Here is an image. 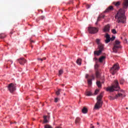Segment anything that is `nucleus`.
Returning <instances> with one entry per match:
<instances>
[{
  "label": "nucleus",
  "instance_id": "21",
  "mask_svg": "<svg viewBox=\"0 0 128 128\" xmlns=\"http://www.w3.org/2000/svg\"><path fill=\"white\" fill-rule=\"evenodd\" d=\"M107 92H112V86H111L110 87H108L106 88Z\"/></svg>",
  "mask_w": 128,
  "mask_h": 128
},
{
  "label": "nucleus",
  "instance_id": "23",
  "mask_svg": "<svg viewBox=\"0 0 128 128\" xmlns=\"http://www.w3.org/2000/svg\"><path fill=\"white\" fill-rule=\"evenodd\" d=\"M86 95L88 96H92V93L90 91H87L86 93Z\"/></svg>",
  "mask_w": 128,
  "mask_h": 128
},
{
  "label": "nucleus",
  "instance_id": "42",
  "mask_svg": "<svg viewBox=\"0 0 128 128\" xmlns=\"http://www.w3.org/2000/svg\"><path fill=\"white\" fill-rule=\"evenodd\" d=\"M109 100H112V96H110L108 97Z\"/></svg>",
  "mask_w": 128,
  "mask_h": 128
},
{
  "label": "nucleus",
  "instance_id": "26",
  "mask_svg": "<svg viewBox=\"0 0 128 128\" xmlns=\"http://www.w3.org/2000/svg\"><path fill=\"white\" fill-rule=\"evenodd\" d=\"M100 72L98 71H96V78H98L100 76Z\"/></svg>",
  "mask_w": 128,
  "mask_h": 128
},
{
  "label": "nucleus",
  "instance_id": "38",
  "mask_svg": "<svg viewBox=\"0 0 128 128\" xmlns=\"http://www.w3.org/2000/svg\"><path fill=\"white\" fill-rule=\"evenodd\" d=\"M99 16L100 17V18H104V15H100Z\"/></svg>",
  "mask_w": 128,
  "mask_h": 128
},
{
  "label": "nucleus",
  "instance_id": "27",
  "mask_svg": "<svg viewBox=\"0 0 128 128\" xmlns=\"http://www.w3.org/2000/svg\"><path fill=\"white\" fill-rule=\"evenodd\" d=\"M61 90L62 89H58V90L56 92V96H60V92Z\"/></svg>",
  "mask_w": 128,
  "mask_h": 128
},
{
  "label": "nucleus",
  "instance_id": "29",
  "mask_svg": "<svg viewBox=\"0 0 128 128\" xmlns=\"http://www.w3.org/2000/svg\"><path fill=\"white\" fill-rule=\"evenodd\" d=\"M44 128H52V126H50V124H46L44 126Z\"/></svg>",
  "mask_w": 128,
  "mask_h": 128
},
{
  "label": "nucleus",
  "instance_id": "41",
  "mask_svg": "<svg viewBox=\"0 0 128 128\" xmlns=\"http://www.w3.org/2000/svg\"><path fill=\"white\" fill-rule=\"evenodd\" d=\"M88 76H89L88 74H86V78H88Z\"/></svg>",
  "mask_w": 128,
  "mask_h": 128
},
{
  "label": "nucleus",
  "instance_id": "7",
  "mask_svg": "<svg viewBox=\"0 0 128 128\" xmlns=\"http://www.w3.org/2000/svg\"><path fill=\"white\" fill-rule=\"evenodd\" d=\"M119 70L120 65L118 64V63L114 64V65L112 66V74H116L118 72Z\"/></svg>",
  "mask_w": 128,
  "mask_h": 128
},
{
  "label": "nucleus",
  "instance_id": "52",
  "mask_svg": "<svg viewBox=\"0 0 128 128\" xmlns=\"http://www.w3.org/2000/svg\"><path fill=\"white\" fill-rule=\"evenodd\" d=\"M112 32V30H111Z\"/></svg>",
  "mask_w": 128,
  "mask_h": 128
},
{
  "label": "nucleus",
  "instance_id": "17",
  "mask_svg": "<svg viewBox=\"0 0 128 128\" xmlns=\"http://www.w3.org/2000/svg\"><path fill=\"white\" fill-rule=\"evenodd\" d=\"M104 60H106V56H102L99 58V62H104Z\"/></svg>",
  "mask_w": 128,
  "mask_h": 128
},
{
  "label": "nucleus",
  "instance_id": "5",
  "mask_svg": "<svg viewBox=\"0 0 128 128\" xmlns=\"http://www.w3.org/2000/svg\"><path fill=\"white\" fill-rule=\"evenodd\" d=\"M7 88L8 90H9L11 94H12V92H14L16 90V86L13 83H10L8 84Z\"/></svg>",
  "mask_w": 128,
  "mask_h": 128
},
{
  "label": "nucleus",
  "instance_id": "13",
  "mask_svg": "<svg viewBox=\"0 0 128 128\" xmlns=\"http://www.w3.org/2000/svg\"><path fill=\"white\" fill-rule=\"evenodd\" d=\"M103 32H110V25L108 24L106 26L103 28Z\"/></svg>",
  "mask_w": 128,
  "mask_h": 128
},
{
  "label": "nucleus",
  "instance_id": "32",
  "mask_svg": "<svg viewBox=\"0 0 128 128\" xmlns=\"http://www.w3.org/2000/svg\"><path fill=\"white\" fill-rule=\"evenodd\" d=\"M64 74V71L62 70H59V76H60L61 74Z\"/></svg>",
  "mask_w": 128,
  "mask_h": 128
},
{
  "label": "nucleus",
  "instance_id": "2",
  "mask_svg": "<svg viewBox=\"0 0 128 128\" xmlns=\"http://www.w3.org/2000/svg\"><path fill=\"white\" fill-rule=\"evenodd\" d=\"M126 12L122 9H120L115 16L116 20H117L118 24H126Z\"/></svg>",
  "mask_w": 128,
  "mask_h": 128
},
{
  "label": "nucleus",
  "instance_id": "44",
  "mask_svg": "<svg viewBox=\"0 0 128 128\" xmlns=\"http://www.w3.org/2000/svg\"><path fill=\"white\" fill-rule=\"evenodd\" d=\"M94 60H98V58H94Z\"/></svg>",
  "mask_w": 128,
  "mask_h": 128
},
{
  "label": "nucleus",
  "instance_id": "14",
  "mask_svg": "<svg viewBox=\"0 0 128 128\" xmlns=\"http://www.w3.org/2000/svg\"><path fill=\"white\" fill-rule=\"evenodd\" d=\"M123 8H124L126 9L128 8V0H124L123 2Z\"/></svg>",
  "mask_w": 128,
  "mask_h": 128
},
{
  "label": "nucleus",
  "instance_id": "40",
  "mask_svg": "<svg viewBox=\"0 0 128 128\" xmlns=\"http://www.w3.org/2000/svg\"><path fill=\"white\" fill-rule=\"evenodd\" d=\"M114 40H116V36H112V40L114 41Z\"/></svg>",
  "mask_w": 128,
  "mask_h": 128
},
{
  "label": "nucleus",
  "instance_id": "50",
  "mask_svg": "<svg viewBox=\"0 0 128 128\" xmlns=\"http://www.w3.org/2000/svg\"><path fill=\"white\" fill-rule=\"evenodd\" d=\"M110 72H112V68H111V69H110Z\"/></svg>",
  "mask_w": 128,
  "mask_h": 128
},
{
  "label": "nucleus",
  "instance_id": "37",
  "mask_svg": "<svg viewBox=\"0 0 128 128\" xmlns=\"http://www.w3.org/2000/svg\"><path fill=\"white\" fill-rule=\"evenodd\" d=\"M58 102V98H55L54 102Z\"/></svg>",
  "mask_w": 128,
  "mask_h": 128
},
{
  "label": "nucleus",
  "instance_id": "22",
  "mask_svg": "<svg viewBox=\"0 0 128 128\" xmlns=\"http://www.w3.org/2000/svg\"><path fill=\"white\" fill-rule=\"evenodd\" d=\"M76 62L77 64H78V66H80V64H82V59L80 58L78 59L76 61Z\"/></svg>",
  "mask_w": 128,
  "mask_h": 128
},
{
  "label": "nucleus",
  "instance_id": "6",
  "mask_svg": "<svg viewBox=\"0 0 128 128\" xmlns=\"http://www.w3.org/2000/svg\"><path fill=\"white\" fill-rule=\"evenodd\" d=\"M88 30L90 34H94L98 32V28L90 26L88 28Z\"/></svg>",
  "mask_w": 128,
  "mask_h": 128
},
{
  "label": "nucleus",
  "instance_id": "1",
  "mask_svg": "<svg viewBox=\"0 0 128 128\" xmlns=\"http://www.w3.org/2000/svg\"><path fill=\"white\" fill-rule=\"evenodd\" d=\"M112 92L114 95L115 94V96L113 97L112 100H116L118 98H124L126 96L124 92L122 89H120V86L118 80H115L114 82Z\"/></svg>",
  "mask_w": 128,
  "mask_h": 128
},
{
  "label": "nucleus",
  "instance_id": "47",
  "mask_svg": "<svg viewBox=\"0 0 128 128\" xmlns=\"http://www.w3.org/2000/svg\"><path fill=\"white\" fill-rule=\"evenodd\" d=\"M62 86H64V84H62Z\"/></svg>",
  "mask_w": 128,
  "mask_h": 128
},
{
  "label": "nucleus",
  "instance_id": "16",
  "mask_svg": "<svg viewBox=\"0 0 128 128\" xmlns=\"http://www.w3.org/2000/svg\"><path fill=\"white\" fill-rule=\"evenodd\" d=\"M80 122V118L79 117H77L75 120L76 124H78Z\"/></svg>",
  "mask_w": 128,
  "mask_h": 128
},
{
  "label": "nucleus",
  "instance_id": "12",
  "mask_svg": "<svg viewBox=\"0 0 128 128\" xmlns=\"http://www.w3.org/2000/svg\"><path fill=\"white\" fill-rule=\"evenodd\" d=\"M90 78H91L88 79V86H92V80H94V75L90 76Z\"/></svg>",
  "mask_w": 128,
  "mask_h": 128
},
{
  "label": "nucleus",
  "instance_id": "20",
  "mask_svg": "<svg viewBox=\"0 0 128 128\" xmlns=\"http://www.w3.org/2000/svg\"><path fill=\"white\" fill-rule=\"evenodd\" d=\"M6 68H8V64H12V60H8L6 63Z\"/></svg>",
  "mask_w": 128,
  "mask_h": 128
},
{
  "label": "nucleus",
  "instance_id": "3",
  "mask_svg": "<svg viewBox=\"0 0 128 128\" xmlns=\"http://www.w3.org/2000/svg\"><path fill=\"white\" fill-rule=\"evenodd\" d=\"M104 96V92H102L97 97V102L94 106L95 110H98V108H100L102 106V96Z\"/></svg>",
  "mask_w": 128,
  "mask_h": 128
},
{
  "label": "nucleus",
  "instance_id": "18",
  "mask_svg": "<svg viewBox=\"0 0 128 128\" xmlns=\"http://www.w3.org/2000/svg\"><path fill=\"white\" fill-rule=\"evenodd\" d=\"M48 118V116H44V122H42V124H48V120L46 119Z\"/></svg>",
  "mask_w": 128,
  "mask_h": 128
},
{
  "label": "nucleus",
  "instance_id": "15",
  "mask_svg": "<svg viewBox=\"0 0 128 128\" xmlns=\"http://www.w3.org/2000/svg\"><path fill=\"white\" fill-rule=\"evenodd\" d=\"M111 10H112V6H110L108 7L104 12V14H106V12H110Z\"/></svg>",
  "mask_w": 128,
  "mask_h": 128
},
{
  "label": "nucleus",
  "instance_id": "51",
  "mask_svg": "<svg viewBox=\"0 0 128 128\" xmlns=\"http://www.w3.org/2000/svg\"><path fill=\"white\" fill-rule=\"evenodd\" d=\"M125 40H126H126H127L126 39Z\"/></svg>",
  "mask_w": 128,
  "mask_h": 128
},
{
  "label": "nucleus",
  "instance_id": "24",
  "mask_svg": "<svg viewBox=\"0 0 128 128\" xmlns=\"http://www.w3.org/2000/svg\"><path fill=\"white\" fill-rule=\"evenodd\" d=\"M82 112L83 114H86V112H88V108H86L85 107H84L83 108V109L82 110Z\"/></svg>",
  "mask_w": 128,
  "mask_h": 128
},
{
  "label": "nucleus",
  "instance_id": "36",
  "mask_svg": "<svg viewBox=\"0 0 128 128\" xmlns=\"http://www.w3.org/2000/svg\"><path fill=\"white\" fill-rule=\"evenodd\" d=\"M98 92H100V90H95V92H94V94H98Z\"/></svg>",
  "mask_w": 128,
  "mask_h": 128
},
{
  "label": "nucleus",
  "instance_id": "34",
  "mask_svg": "<svg viewBox=\"0 0 128 128\" xmlns=\"http://www.w3.org/2000/svg\"><path fill=\"white\" fill-rule=\"evenodd\" d=\"M118 32H116V30H115V29H112V34H117Z\"/></svg>",
  "mask_w": 128,
  "mask_h": 128
},
{
  "label": "nucleus",
  "instance_id": "43",
  "mask_svg": "<svg viewBox=\"0 0 128 128\" xmlns=\"http://www.w3.org/2000/svg\"><path fill=\"white\" fill-rule=\"evenodd\" d=\"M90 128H94V126H92V124L90 125Z\"/></svg>",
  "mask_w": 128,
  "mask_h": 128
},
{
  "label": "nucleus",
  "instance_id": "19",
  "mask_svg": "<svg viewBox=\"0 0 128 128\" xmlns=\"http://www.w3.org/2000/svg\"><path fill=\"white\" fill-rule=\"evenodd\" d=\"M113 4H114V6H116L117 8L118 6H120V2H113Z\"/></svg>",
  "mask_w": 128,
  "mask_h": 128
},
{
  "label": "nucleus",
  "instance_id": "35",
  "mask_svg": "<svg viewBox=\"0 0 128 128\" xmlns=\"http://www.w3.org/2000/svg\"><path fill=\"white\" fill-rule=\"evenodd\" d=\"M98 66H100V65H98V64L97 63L96 64L95 66H94V68H98Z\"/></svg>",
  "mask_w": 128,
  "mask_h": 128
},
{
  "label": "nucleus",
  "instance_id": "11",
  "mask_svg": "<svg viewBox=\"0 0 128 128\" xmlns=\"http://www.w3.org/2000/svg\"><path fill=\"white\" fill-rule=\"evenodd\" d=\"M96 42L98 45V48H104V46L100 43V40L97 38L96 39Z\"/></svg>",
  "mask_w": 128,
  "mask_h": 128
},
{
  "label": "nucleus",
  "instance_id": "49",
  "mask_svg": "<svg viewBox=\"0 0 128 128\" xmlns=\"http://www.w3.org/2000/svg\"><path fill=\"white\" fill-rule=\"evenodd\" d=\"M97 124H99V123H98V122H97Z\"/></svg>",
  "mask_w": 128,
  "mask_h": 128
},
{
  "label": "nucleus",
  "instance_id": "4",
  "mask_svg": "<svg viewBox=\"0 0 128 128\" xmlns=\"http://www.w3.org/2000/svg\"><path fill=\"white\" fill-rule=\"evenodd\" d=\"M113 52H117L118 48H121L122 46H120V41L116 39L113 42Z\"/></svg>",
  "mask_w": 128,
  "mask_h": 128
},
{
  "label": "nucleus",
  "instance_id": "45",
  "mask_svg": "<svg viewBox=\"0 0 128 128\" xmlns=\"http://www.w3.org/2000/svg\"><path fill=\"white\" fill-rule=\"evenodd\" d=\"M30 42H31V44H32V42L34 43V41L32 40L30 41Z\"/></svg>",
  "mask_w": 128,
  "mask_h": 128
},
{
  "label": "nucleus",
  "instance_id": "39",
  "mask_svg": "<svg viewBox=\"0 0 128 128\" xmlns=\"http://www.w3.org/2000/svg\"><path fill=\"white\" fill-rule=\"evenodd\" d=\"M90 8V6L89 4H87L86 5V8Z\"/></svg>",
  "mask_w": 128,
  "mask_h": 128
},
{
  "label": "nucleus",
  "instance_id": "33",
  "mask_svg": "<svg viewBox=\"0 0 128 128\" xmlns=\"http://www.w3.org/2000/svg\"><path fill=\"white\" fill-rule=\"evenodd\" d=\"M124 80H120V84H124Z\"/></svg>",
  "mask_w": 128,
  "mask_h": 128
},
{
  "label": "nucleus",
  "instance_id": "9",
  "mask_svg": "<svg viewBox=\"0 0 128 128\" xmlns=\"http://www.w3.org/2000/svg\"><path fill=\"white\" fill-rule=\"evenodd\" d=\"M104 36L106 38V40H105L106 44H108V42H110V40H112V38H110V34H108V33H106Z\"/></svg>",
  "mask_w": 128,
  "mask_h": 128
},
{
  "label": "nucleus",
  "instance_id": "48",
  "mask_svg": "<svg viewBox=\"0 0 128 128\" xmlns=\"http://www.w3.org/2000/svg\"><path fill=\"white\" fill-rule=\"evenodd\" d=\"M126 110H128V108H126Z\"/></svg>",
  "mask_w": 128,
  "mask_h": 128
},
{
  "label": "nucleus",
  "instance_id": "8",
  "mask_svg": "<svg viewBox=\"0 0 128 128\" xmlns=\"http://www.w3.org/2000/svg\"><path fill=\"white\" fill-rule=\"evenodd\" d=\"M98 50H95L94 52V54L95 56H100V54L104 52V47H98Z\"/></svg>",
  "mask_w": 128,
  "mask_h": 128
},
{
  "label": "nucleus",
  "instance_id": "25",
  "mask_svg": "<svg viewBox=\"0 0 128 128\" xmlns=\"http://www.w3.org/2000/svg\"><path fill=\"white\" fill-rule=\"evenodd\" d=\"M96 85L98 86V88H102V84H100V82L98 80L96 82Z\"/></svg>",
  "mask_w": 128,
  "mask_h": 128
},
{
  "label": "nucleus",
  "instance_id": "46",
  "mask_svg": "<svg viewBox=\"0 0 128 128\" xmlns=\"http://www.w3.org/2000/svg\"><path fill=\"white\" fill-rule=\"evenodd\" d=\"M55 128H62V127H60V126H56V127Z\"/></svg>",
  "mask_w": 128,
  "mask_h": 128
},
{
  "label": "nucleus",
  "instance_id": "31",
  "mask_svg": "<svg viewBox=\"0 0 128 128\" xmlns=\"http://www.w3.org/2000/svg\"><path fill=\"white\" fill-rule=\"evenodd\" d=\"M46 60V58H38V60H41V62H42V60Z\"/></svg>",
  "mask_w": 128,
  "mask_h": 128
},
{
  "label": "nucleus",
  "instance_id": "30",
  "mask_svg": "<svg viewBox=\"0 0 128 128\" xmlns=\"http://www.w3.org/2000/svg\"><path fill=\"white\" fill-rule=\"evenodd\" d=\"M98 22H100V17L99 16L97 19V21L96 22V24H98Z\"/></svg>",
  "mask_w": 128,
  "mask_h": 128
},
{
  "label": "nucleus",
  "instance_id": "28",
  "mask_svg": "<svg viewBox=\"0 0 128 128\" xmlns=\"http://www.w3.org/2000/svg\"><path fill=\"white\" fill-rule=\"evenodd\" d=\"M6 38V34H0V38Z\"/></svg>",
  "mask_w": 128,
  "mask_h": 128
},
{
  "label": "nucleus",
  "instance_id": "10",
  "mask_svg": "<svg viewBox=\"0 0 128 128\" xmlns=\"http://www.w3.org/2000/svg\"><path fill=\"white\" fill-rule=\"evenodd\" d=\"M20 64L24 66V64L26 62V60H25L24 58H20L17 60Z\"/></svg>",
  "mask_w": 128,
  "mask_h": 128
}]
</instances>
